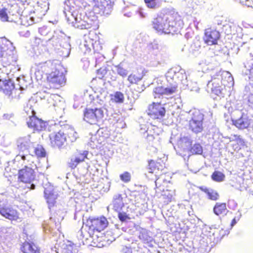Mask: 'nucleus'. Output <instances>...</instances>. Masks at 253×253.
<instances>
[{
  "mask_svg": "<svg viewBox=\"0 0 253 253\" xmlns=\"http://www.w3.org/2000/svg\"><path fill=\"white\" fill-rule=\"evenodd\" d=\"M217 22L218 25H222L225 26V22H226V18L223 16H218L217 17Z\"/></svg>",
  "mask_w": 253,
  "mask_h": 253,
  "instance_id": "obj_46",
  "label": "nucleus"
},
{
  "mask_svg": "<svg viewBox=\"0 0 253 253\" xmlns=\"http://www.w3.org/2000/svg\"><path fill=\"white\" fill-rule=\"evenodd\" d=\"M200 189L207 194L209 199L213 201H216L218 199L219 195L216 191L211 189L208 188L206 187H202Z\"/></svg>",
  "mask_w": 253,
  "mask_h": 253,
  "instance_id": "obj_28",
  "label": "nucleus"
},
{
  "mask_svg": "<svg viewBox=\"0 0 253 253\" xmlns=\"http://www.w3.org/2000/svg\"><path fill=\"white\" fill-rule=\"evenodd\" d=\"M142 79V76L135 74H130L127 78V80L130 84H138Z\"/></svg>",
  "mask_w": 253,
  "mask_h": 253,
  "instance_id": "obj_34",
  "label": "nucleus"
},
{
  "mask_svg": "<svg viewBox=\"0 0 253 253\" xmlns=\"http://www.w3.org/2000/svg\"><path fill=\"white\" fill-rule=\"evenodd\" d=\"M166 175L165 174H161L160 176L157 178L155 181V184L157 187H160L162 185V181L163 182H165L166 181Z\"/></svg>",
  "mask_w": 253,
  "mask_h": 253,
  "instance_id": "obj_42",
  "label": "nucleus"
},
{
  "mask_svg": "<svg viewBox=\"0 0 253 253\" xmlns=\"http://www.w3.org/2000/svg\"><path fill=\"white\" fill-rule=\"evenodd\" d=\"M153 28L160 34H174L183 27L184 22L177 12L168 11L157 16L152 21Z\"/></svg>",
  "mask_w": 253,
  "mask_h": 253,
  "instance_id": "obj_1",
  "label": "nucleus"
},
{
  "mask_svg": "<svg viewBox=\"0 0 253 253\" xmlns=\"http://www.w3.org/2000/svg\"><path fill=\"white\" fill-rule=\"evenodd\" d=\"M154 129H157L156 128V126L151 125L146 131L147 133L146 140L149 144L155 143L157 142H158L160 140V131L157 129V132H156L155 134H153V130H154Z\"/></svg>",
  "mask_w": 253,
  "mask_h": 253,
  "instance_id": "obj_16",
  "label": "nucleus"
},
{
  "mask_svg": "<svg viewBox=\"0 0 253 253\" xmlns=\"http://www.w3.org/2000/svg\"><path fill=\"white\" fill-rule=\"evenodd\" d=\"M241 3L245 5L253 8V0H239Z\"/></svg>",
  "mask_w": 253,
  "mask_h": 253,
  "instance_id": "obj_47",
  "label": "nucleus"
},
{
  "mask_svg": "<svg viewBox=\"0 0 253 253\" xmlns=\"http://www.w3.org/2000/svg\"><path fill=\"white\" fill-rule=\"evenodd\" d=\"M131 229H130L129 232L131 234H136V232H138L139 238L144 242H149L152 240V238L148 235L147 231L143 228L140 227L139 225L133 224L131 226Z\"/></svg>",
  "mask_w": 253,
  "mask_h": 253,
  "instance_id": "obj_12",
  "label": "nucleus"
},
{
  "mask_svg": "<svg viewBox=\"0 0 253 253\" xmlns=\"http://www.w3.org/2000/svg\"><path fill=\"white\" fill-rule=\"evenodd\" d=\"M35 178L34 171L32 168L25 167L19 170L18 179L22 182L31 183Z\"/></svg>",
  "mask_w": 253,
  "mask_h": 253,
  "instance_id": "obj_9",
  "label": "nucleus"
},
{
  "mask_svg": "<svg viewBox=\"0 0 253 253\" xmlns=\"http://www.w3.org/2000/svg\"><path fill=\"white\" fill-rule=\"evenodd\" d=\"M119 218L122 221H125L127 219H129L126 214L125 212H120L118 214Z\"/></svg>",
  "mask_w": 253,
  "mask_h": 253,
  "instance_id": "obj_48",
  "label": "nucleus"
},
{
  "mask_svg": "<svg viewBox=\"0 0 253 253\" xmlns=\"http://www.w3.org/2000/svg\"><path fill=\"white\" fill-rule=\"evenodd\" d=\"M84 160V159H82V160L81 159H73H73H71V162H70L69 164V165H70V167L72 168H75L77 165L80 162H82Z\"/></svg>",
  "mask_w": 253,
  "mask_h": 253,
  "instance_id": "obj_45",
  "label": "nucleus"
},
{
  "mask_svg": "<svg viewBox=\"0 0 253 253\" xmlns=\"http://www.w3.org/2000/svg\"><path fill=\"white\" fill-rule=\"evenodd\" d=\"M22 251L24 253H39L40 250L33 243L25 242L23 244Z\"/></svg>",
  "mask_w": 253,
  "mask_h": 253,
  "instance_id": "obj_24",
  "label": "nucleus"
},
{
  "mask_svg": "<svg viewBox=\"0 0 253 253\" xmlns=\"http://www.w3.org/2000/svg\"><path fill=\"white\" fill-rule=\"evenodd\" d=\"M94 9L101 14H109L113 8V4L110 1L106 0H93Z\"/></svg>",
  "mask_w": 253,
  "mask_h": 253,
  "instance_id": "obj_8",
  "label": "nucleus"
},
{
  "mask_svg": "<svg viewBox=\"0 0 253 253\" xmlns=\"http://www.w3.org/2000/svg\"><path fill=\"white\" fill-rule=\"evenodd\" d=\"M189 151L191 155H202L203 148L200 144L196 143L190 148Z\"/></svg>",
  "mask_w": 253,
  "mask_h": 253,
  "instance_id": "obj_33",
  "label": "nucleus"
},
{
  "mask_svg": "<svg viewBox=\"0 0 253 253\" xmlns=\"http://www.w3.org/2000/svg\"><path fill=\"white\" fill-rule=\"evenodd\" d=\"M120 177L122 181L126 183L130 181L131 175L128 172H125L124 173L120 174Z\"/></svg>",
  "mask_w": 253,
  "mask_h": 253,
  "instance_id": "obj_40",
  "label": "nucleus"
},
{
  "mask_svg": "<svg viewBox=\"0 0 253 253\" xmlns=\"http://www.w3.org/2000/svg\"><path fill=\"white\" fill-rule=\"evenodd\" d=\"M177 85H172L167 87H164L165 95H170L175 93L178 89Z\"/></svg>",
  "mask_w": 253,
  "mask_h": 253,
  "instance_id": "obj_36",
  "label": "nucleus"
},
{
  "mask_svg": "<svg viewBox=\"0 0 253 253\" xmlns=\"http://www.w3.org/2000/svg\"><path fill=\"white\" fill-rule=\"evenodd\" d=\"M161 159L158 160H151L148 165L149 172L155 173V175L159 173V171L162 170L164 166L163 164H161L158 160L160 161Z\"/></svg>",
  "mask_w": 253,
  "mask_h": 253,
  "instance_id": "obj_21",
  "label": "nucleus"
},
{
  "mask_svg": "<svg viewBox=\"0 0 253 253\" xmlns=\"http://www.w3.org/2000/svg\"><path fill=\"white\" fill-rule=\"evenodd\" d=\"M30 139L28 138H21L18 141V154L17 156L21 157V158H25L28 156L29 151Z\"/></svg>",
  "mask_w": 253,
  "mask_h": 253,
  "instance_id": "obj_11",
  "label": "nucleus"
},
{
  "mask_svg": "<svg viewBox=\"0 0 253 253\" xmlns=\"http://www.w3.org/2000/svg\"><path fill=\"white\" fill-rule=\"evenodd\" d=\"M55 129L57 132L50 133L49 139L50 145L53 147L61 148L66 142V135L73 130L68 125H55Z\"/></svg>",
  "mask_w": 253,
  "mask_h": 253,
  "instance_id": "obj_2",
  "label": "nucleus"
},
{
  "mask_svg": "<svg viewBox=\"0 0 253 253\" xmlns=\"http://www.w3.org/2000/svg\"><path fill=\"white\" fill-rule=\"evenodd\" d=\"M14 84L10 79L2 81L0 80V91L10 96L14 90Z\"/></svg>",
  "mask_w": 253,
  "mask_h": 253,
  "instance_id": "obj_14",
  "label": "nucleus"
},
{
  "mask_svg": "<svg viewBox=\"0 0 253 253\" xmlns=\"http://www.w3.org/2000/svg\"><path fill=\"white\" fill-rule=\"evenodd\" d=\"M224 178V174L218 171H214L211 175L212 179L217 182H221L223 181Z\"/></svg>",
  "mask_w": 253,
  "mask_h": 253,
  "instance_id": "obj_37",
  "label": "nucleus"
},
{
  "mask_svg": "<svg viewBox=\"0 0 253 253\" xmlns=\"http://www.w3.org/2000/svg\"><path fill=\"white\" fill-rule=\"evenodd\" d=\"M35 187V186L34 184H32V185H31V189H34Z\"/></svg>",
  "mask_w": 253,
  "mask_h": 253,
  "instance_id": "obj_52",
  "label": "nucleus"
},
{
  "mask_svg": "<svg viewBox=\"0 0 253 253\" xmlns=\"http://www.w3.org/2000/svg\"><path fill=\"white\" fill-rule=\"evenodd\" d=\"M76 22L77 27L81 29H88L92 26V21L86 16H84L83 19L76 17Z\"/></svg>",
  "mask_w": 253,
  "mask_h": 253,
  "instance_id": "obj_22",
  "label": "nucleus"
},
{
  "mask_svg": "<svg viewBox=\"0 0 253 253\" xmlns=\"http://www.w3.org/2000/svg\"><path fill=\"white\" fill-rule=\"evenodd\" d=\"M44 197L46 200V202L50 209L53 207L56 202V199L57 198V194L53 190L52 186L49 185L44 188Z\"/></svg>",
  "mask_w": 253,
  "mask_h": 253,
  "instance_id": "obj_15",
  "label": "nucleus"
},
{
  "mask_svg": "<svg viewBox=\"0 0 253 253\" xmlns=\"http://www.w3.org/2000/svg\"><path fill=\"white\" fill-rule=\"evenodd\" d=\"M124 206L123 198L121 194H117L114 196L113 201V206L115 210L121 209Z\"/></svg>",
  "mask_w": 253,
  "mask_h": 253,
  "instance_id": "obj_30",
  "label": "nucleus"
},
{
  "mask_svg": "<svg viewBox=\"0 0 253 253\" xmlns=\"http://www.w3.org/2000/svg\"><path fill=\"white\" fill-rule=\"evenodd\" d=\"M202 120L201 117L198 119L193 117L189 121V128L196 133L201 132L203 129Z\"/></svg>",
  "mask_w": 253,
  "mask_h": 253,
  "instance_id": "obj_18",
  "label": "nucleus"
},
{
  "mask_svg": "<svg viewBox=\"0 0 253 253\" xmlns=\"http://www.w3.org/2000/svg\"><path fill=\"white\" fill-rule=\"evenodd\" d=\"M46 80L49 88L58 89L66 83L65 75L56 69L47 74Z\"/></svg>",
  "mask_w": 253,
  "mask_h": 253,
  "instance_id": "obj_3",
  "label": "nucleus"
},
{
  "mask_svg": "<svg viewBox=\"0 0 253 253\" xmlns=\"http://www.w3.org/2000/svg\"><path fill=\"white\" fill-rule=\"evenodd\" d=\"M0 214L11 220H16L19 217L17 211L4 203L0 205Z\"/></svg>",
  "mask_w": 253,
  "mask_h": 253,
  "instance_id": "obj_10",
  "label": "nucleus"
},
{
  "mask_svg": "<svg viewBox=\"0 0 253 253\" xmlns=\"http://www.w3.org/2000/svg\"><path fill=\"white\" fill-rule=\"evenodd\" d=\"M28 109L31 110V115L29 116V120L27 122L28 127L32 129L34 132L44 130L46 126L45 122L36 116V112L32 106H30L29 108L27 106L25 109Z\"/></svg>",
  "mask_w": 253,
  "mask_h": 253,
  "instance_id": "obj_4",
  "label": "nucleus"
},
{
  "mask_svg": "<svg viewBox=\"0 0 253 253\" xmlns=\"http://www.w3.org/2000/svg\"><path fill=\"white\" fill-rule=\"evenodd\" d=\"M10 44V41L6 38H0V58L7 54Z\"/></svg>",
  "mask_w": 253,
  "mask_h": 253,
  "instance_id": "obj_26",
  "label": "nucleus"
},
{
  "mask_svg": "<svg viewBox=\"0 0 253 253\" xmlns=\"http://www.w3.org/2000/svg\"><path fill=\"white\" fill-rule=\"evenodd\" d=\"M106 73V71L105 69L102 68H100L98 69L96 71V76L99 79H102L104 78L105 75Z\"/></svg>",
  "mask_w": 253,
  "mask_h": 253,
  "instance_id": "obj_43",
  "label": "nucleus"
},
{
  "mask_svg": "<svg viewBox=\"0 0 253 253\" xmlns=\"http://www.w3.org/2000/svg\"><path fill=\"white\" fill-rule=\"evenodd\" d=\"M233 124L239 129H244L249 126L248 120L243 117L239 119L233 121Z\"/></svg>",
  "mask_w": 253,
  "mask_h": 253,
  "instance_id": "obj_29",
  "label": "nucleus"
},
{
  "mask_svg": "<svg viewBox=\"0 0 253 253\" xmlns=\"http://www.w3.org/2000/svg\"><path fill=\"white\" fill-rule=\"evenodd\" d=\"M54 65L51 60H47L45 62L39 63L37 65V72L39 73L45 74L46 75L48 72L53 69Z\"/></svg>",
  "mask_w": 253,
  "mask_h": 253,
  "instance_id": "obj_20",
  "label": "nucleus"
},
{
  "mask_svg": "<svg viewBox=\"0 0 253 253\" xmlns=\"http://www.w3.org/2000/svg\"><path fill=\"white\" fill-rule=\"evenodd\" d=\"M103 116V112L99 109L86 108L84 111V120L91 124L94 123Z\"/></svg>",
  "mask_w": 253,
  "mask_h": 253,
  "instance_id": "obj_7",
  "label": "nucleus"
},
{
  "mask_svg": "<svg viewBox=\"0 0 253 253\" xmlns=\"http://www.w3.org/2000/svg\"><path fill=\"white\" fill-rule=\"evenodd\" d=\"M226 232V233L222 234L223 236L225 234H228L229 233V231L228 230H227Z\"/></svg>",
  "mask_w": 253,
  "mask_h": 253,
  "instance_id": "obj_53",
  "label": "nucleus"
},
{
  "mask_svg": "<svg viewBox=\"0 0 253 253\" xmlns=\"http://www.w3.org/2000/svg\"><path fill=\"white\" fill-rule=\"evenodd\" d=\"M220 37V33L215 29L209 28L205 30L203 40L204 42L208 45L217 44Z\"/></svg>",
  "mask_w": 253,
  "mask_h": 253,
  "instance_id": "obj_6",
  "label": "nucleus"
},
{
  "mask_svg": "<svg viewBox=\"0 0 253 253\" xmlns=\"http://www.w3.org/2000/svg\"><path fill=\"white\" fill-rule=\"evenodd\" d=\"M249 78L253 82V64L249 71Z\"/></svg>",
  "mask_w": 253,
  "mask_h": 253,
  "instance_id": "obj_50",
  "label": "nucleus"
},
{
  "mask_svg": "<svg viewBox=\"0 0 253 253\" xmlns=\"http://www.w3.org/2000/svg\"><path fill=\"white\" fill-rule=\"evenodd\" d=\"M191 144L192 141L187 136H184L178 140L175 147H176L178 151L182 150L184 151Z\"/></svg>",
  "mask_w": 253,
  "mask_h": 253,
  "instance_id": "obj_23",
  "label": "nucleus"
},
{
  "mask_svg": "<svg viewBox=\"0 0 253 253\" xmlns=\"http://www.w3.org/2000/svg\"><path fill=\"white\" fill-rule=\"evenodd\" d=\"M28 111H29L28 110L26 111L27 112H28ZM27 113L28 114V113Z\"/></svg>",
  "mask_w": 253,
  "mask_h": 253,
  "instance_id": "obj_54",
  "label": "nucleus"
},
{
  "mask_svg": "<svg viewBox=\"0 0 253 253\" xmlns=\"http://www.w3.org/2000/svg\"><path fill=\"white\" fill-rule=\"evenodd\" d=\"M111 100L117 103H123L124 100V95L120 91H116L113 95H111Z\"/></svg>",
  "mask_w": 253,
  "mask_h": 253,
  "instance_id": "obj_32",
  "label": "nucleus"
},
{
  "mask_svg": "<svg viewBox=\"0 0 253 253\" xmlns=\"http://www.w3.org/2000/svg\"><path fill=\"white\" fill-rule=\"evenodd\" d=\"M241 216V213H239V215L237 217H235L232 221L231 223V227L232 228L234 225L236 224L237 222L239 220Z\"/></svg>",
  "mask_w": 253,
  "mask_h": 253,
  "instance_id": "obj_49",
  "label": "nucleus"
},
{
  "mask_svg": "<svg viewBox=\"0 0 253 253\" xmlns=\"http://www.w3.org/2000/svg\"><path fill=\"white\" fill-rule=\"evenodd\" d=\"M228 211L225 203H217L213 208V212L217 215H226Z\"/></svg>",
  "mask_w": 253,
  "mask_h": 253,
  "instance_id": "obj_27",
  "label": "nucleus"
},
{
  "mask_svg": "<svg viewBox=\"0 0 253 253\" xmlns=\"http://www.w3.org/2000/svg\"><path fill=\"white\" fill-rule=\"evenodd\" d=\"M91 226L93 229L99 232L103 230L108 225L107 220L104 216L92 219L91 220Z\"/></svg>",
  "mask_w": 253,
  "mask_h": 253,
  "instance_id": "obj_17",
  "label": "nucleus"
},
{
  "mask_svg": "<svg viewBox=\"0 0 253 253\" xmlns=\"http://www.w3.org/2000/svg\"><path fill=\"white\" fill-rule=\"evenodd\" d=\"M146 6L151 9H155L159 7L157 0H144Z\"/></svg>",
  "mask_w": 253,
  "mask_h": 253,
  "instance_id": "obj_39",
  "label": "nucleus"
},
{
  "mask_svg": "<svg viewBox=\"0 0 253 253\" xmlns=\"http://www.w3.org/2000/svg\"><path fill=\"white\" fill-rule=\"evenodd\" d=\"M115 68L118 75L122 77H126L127 76L128 74L127 71L123 68L120 64L116 66Z\"/></svg>",
  "mask_w": 253,
  "mask_h": 253,
  "instance_id": "obj_38",
  "label": "nucleus"
},
{
  "mask_svg": "<svg viewBox=\"0 0 253 253\" xmlns=\"http://www.w3.org/2000/svg\"><path fill=\"white\" fill-rule=\"evenodd\" d=\"M78 156L80 158H87L88 152L86 150H79Z\"/></svg>",
  "mask_w": 253,
  "mask_h": 253,
  "instance_id": "obj_44",
  "label": "nucleus"
},
{
  "mask_svg": "<svg viewBox=\"0 0 253 253\" xmlns=\"http://www.w3.org/2000/svg\"><path fill=\"white\" fill-rule=\"evenodd\" d=\"M32 156L37 158H42L47 157L48 153L43 146L38 144L34 148V154Z\"/></svg>",
  "mask_w": 253,
  "mask_h": 253,
  "instance_id": "obj_25",
  "label": "nucleus"
},
{
  "mask_svg": "<svg viewBox=\"0 0 253 253\" xmlns=\"http://www.w3.org/2000/svg\"><path fill=\"white\" fill-rule=\"evenodd\" d=\"M164 199L165 200V202L168 203L171 201L173 197L175 196V190H168L163 191L162 195Z\"/></svg>",
  "mask_w": 253,
  "mask_h": 253,
  "instance_id": "obj_31",
  "label": "nucleus"
},
{
  "mask_svg": "<svg viewBox=\"0 0 253 253\" xmlns=\"http://www.w3.org/2000/svg\"><path fill=\"white\" fill-rule=\"evenodd\" d=\"M221 80L219 78H212L208 86L211 89V93L217 96L223 95V89L221 86Z\"/></svg>",
  "mask_w": 253,
  "mask_h": 253,
  "instance_id": "obj_13",
  "label": "nucleus"
},
{
  "mask_svg": "<svg viewBox=\"0 0 253 253\" xmlns=\"http://www.w3.org/2000/svg\"><path fill=\"white\" fill-rule=\"evenodd\" d=\"M153 93L155 98H160L161 96L165 95L164 87L159 86L155 87Z\"/></svg>",
  "mask_w": 253,
  "mask_h": 253,
  "instance_id": "obj_35",
  "label": "nucleus"
},
{
  "mask_svg": "<svg viewBox=\"0 0 253 253\" xmlns=\"http://www.w3.org/2000/svg\"><path fill=\"white\" fill-rule=\"evenodd\" d=\"M156 128H157V129H154V130H153V134H155V133L156 132H157V130H159L160 131V133L161 132V129L160 128L158 127V126H156Z\"/></svg>",
  "mask_w": 253,
  "mask_h": 253,
  "instance_id": "obj_51",
  "label": "nucleus"
},
{
  "mask_svg": "<svg viewBox=\"0 0 253 253\" xmlns=\"http://www.w3.org/2000/svg\"><path fill=\"white\" fill-rule=\"evenodd\" d=\"M57 253H77L76 247L74 246L71 242L67 243H62L57 248Z\"/></svg>",
  "mask_w": 253,
  "mask_h": 253,
  "instance_id": "obj_19",
  "label": "nucleus"
},
{
  "mask_svg": "<svg viewBox=\"0 0 253 253\" xmlns=\"http://www.w3.org/2000/svg\"><path fill=\"white\" fill-rule=\"evenodd\" d=\"M0 19L2 21H7L8 20V16L6 12V8H2L0 10Z\"/></svg>",
  "mask_w": 253,
  "mask_h": 253,
  "instance_id": "obj_41",
  "label": "nucleus"
},
{
  "mask_svg": "<svg viewBox=\"0 0 253 253\" xmlns=\"http://www.w3.org/2000/svg\"><path fill=\"white\" fill-rule=\"evenodd\" d=\"M166 110L161 102H152L148 106L147 115L154 120H161L166 115Z\"/></svg>",
  "mask_w": 253,
  "mask_h": 253,
  "instance_id": "obj_5",
  "label": "nucleus"
}]
</instances>
